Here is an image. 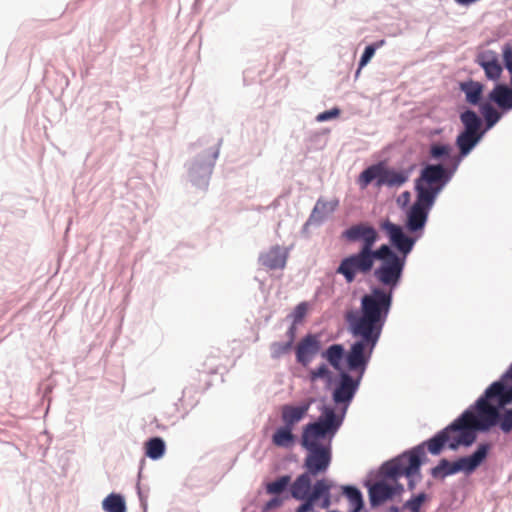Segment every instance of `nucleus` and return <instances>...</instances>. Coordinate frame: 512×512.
Listing matches in <instances>:
<instances>
[{
    "instance_id": "nucleus-1",
    "label": "nucleus",
    "mask_w": 512,
    "mask_h": 512,
    "mask_svg": "<svg viewBox=\"0 0 512 512\" xmlns=\"http://www.w3.org/2000/svg\"><path fill=\"white\" fill-rule=\"evenodd\" d=\"M341 425V419L330 407H324L318 420L304 426L301 445L307 451L304 458L306 471L300 474L290 486L294 499L304 502L296 512H313L315 503L320 500V507L331 506V489L333 481L328 478L316 480L312 486V477L325 474L332 461L331 439Z\"/></svg>"
},
{
    "instance_id": "nucleus-2",
    "label": "nucleus",
    "mask_w": 512,
    "mask_h": 512,
    "mask_svg": "<svg viewBox=\"0 0 512 512\" xmlns=\"http://www.w3.org/2000/svg\"><path fill=\"white\" fill-rule=\"evenodd\" d=\"M392 306V294L384 288H373L361 298L359 312H348L346 321L353 337L359 338L346 354L348 368L364 373L381 336Z\"/></svg>"
},
{
    "instance_id": "nucleus-3",
    "label": "nucleus",
    "mask_w": 512,
    "mask_h": 512,
    "mask_svg": "<svg viewBox=\"0 0 512 512\" xmlns=\"http://www.w3.org/2000/svg\"><path fill=\"white\" fill-rule=\"evenodd\" d=\"M400 265L395 251L387 244L376 250L359 249L355 254L343 258L336 269L347 283L355 281L357 274L367 275L373 271L375 279L391 292L399 284Z\"/></svg>"
},
{
    "instance_id": "nucleus-4",
    "label": "nucleus",
    "mask_w": 512,
    "mask_h": 512,
    "mask_svg": "<svg viewBox=\"0 0 512 512\" xmlns=\"http://www.w3.org/2000/svg\"><path fill=\"white\" fill-rule=\"evenodd\" d=\"M505 378L492 383L475 403L477 414L490 426L497 425L498 409L512 402V381Z\"/></svg>"
},
{
    "instance_id": "nucleus-5",
    "label": "nucleus",
    "mask_w": 512,
    "mask_h": 512,
    "mask_svg": "<svg viewBox=\"0 0 512 512\" xmlns=\"http://www.w3.org/2000/svg\"><path fill=\"white\" fill-rule=\"evenodd\" d=\"M490 428L478 414L467 409L444 430H448L449 448L455 450L460 445H472L476 440V431H488Z\"/></svg>"
},
{
    "instance_id": "nucleus-6",
    "label": "nucleus",
    "mask_w": 512,
    "mask_h": 512,
    "mask_svg": "<svg viewBox=\"0 0 512 512\" xmlns=\"http://www.w3.org/2000/svg\"><path fill=\"white\" fill-rule=\"evenodd\" d=\"M450 179L447 169L441 164H428L415 180L416 196L435 203L438 194Z\"/></svg>"
},
{
    "instance_id": "nucleus-7",
    "label": "nucleus",
    "mask_w": 512,
    "mask_h": 512,
    "mask_svg": "<svg viewBox=\"0 0 512 512\" xmlns=\"http://www.w3.org/2000/svg\"><path fill=\"white\" fill-rule=\"evenodd\" d=\"M422 454V447L419 446L387 462L383 466L385 475L395 481L401 476H406L409 479L408 487L413 490L415 488L414 476L420 475Z\"/></svg>"
},
{
    "instance_id": "nucleus-8",
    "label": "nucleus",
    "mask_w": 512,
    "mask_h": 512,
    "mask_svg": "<svg viewBox=\"0 0 512 512\" xmlns=\"http://www.w3.org/2000/svg\"><path fill=\"white\" fill-rule=\"evenodd\" d=\"M490 446L480 444L477 450L470 456L462 457L451 463L447 459H441L437 466L432 468L431 475L434 478H445L448 475L456 474L460 471L466 473L473 472L486 458Z\"/></svg>"
},
{
    "instance_id": "nucleus-9",
    "label": "nucleus",
    "mask_w": 512,
    "mask_h": 512,
    "mask_svg": "<svg viewBox=\"0 0 512 512\" xmlns=\"http://www.w3.org/2000/svg\"><path fill=\"white\" fill-rule=\"evenodd\" d=\"M380 228L387 235L392 247L396 248L398 253L395 252L400 265L399 281L402 278L403 270L406 264L408 254L412 251L416 240L407 236L402 227L392 223L390 220H385L380 224Z\"/></svg>"
},
{
    "instance_id": "nucleus-10",
    "label": "nucleus",
    "mask_w": 512,
    "mask_h": 512,
    "mask_svg": "<svg viewBox=\"0 0 512 512\" xmlns=\"http://www.w3.org/2000/svg\"><path fill=\"white\" fill-rule=\"evenodd\" d=\"M342 237L349 242L361 241L360 249L373 250L379 236L376 229L366 223L352 225L342 233Z\"/></svg>"
},
{
    "instance_id": "nucleus-11",
    "label": "nucleus",
    "mask_w": 512,
    "mask_h": 512,
    "mask_svg": "<svg viewBox=\"0 0 512 512\" xmlns=\"http://www.w3.org/2000/svg\"><path fill=\"white\" fill-rule=\"evenodd\" d=\"M433 205L434 202L416 196L415 202L407 211L406 227L410 232H416L424 228Z\"/></svg>"
},
{
    "instance_id": "nucleus-12",
    "label": "nucleus",
    "mask_w": 512,
    "mask_h": 512,
    "mask_svg": "<svg viewBox=\"0 0 512 512\" xmlns=\"http://www.w3.org/2000/svg\"><path fill=\"white\" fill-rule=\"evenodd\" d=\"M319 336L307 334L297 344L295 353L296 360L302 366L307 367L320 350Z\"/></svg>"
},
{
    "instance_id": "nucleus-13",
    "label": "nucleus",
    "mask_w": 512,
    "mask_h": 512,
    "mask_svg": "<svg viewBox=\"0 0 512 512\" xmlns=\"http://www.w3.org/2000/svg\"><path fill=\"white\" fill-rule=\"evenodd\" d=\"M403 490V485L400 483L395 482L394 485H391L386 481H378L369 489L370 503L372 506H378L393 496L400 495Z\"/></svg>"
},
{
    "instance_id": "nucleus-14",
    "label": "nucleus",
    "mask_w": 512,
    "mask_h": 512,
    "mask_svg": "<svg viewBox=\"0 0 512 512\" xmlns=\"http://www.w3.org/2000/svg\"><path fill=\"white\" fill-rule=\"evenodd\" d=\"M313 400H307L300 405L285 404L281 407V420L283 426L294 430L295 426L301 422L308 414Z\"/></svg>"
},
{
    "instance_id": "nucleus-15",
    "label": "nucleus",
    "mask_w": 512,
    "mask_h": 512,
    "mask_svg": "<svg viewBox=\"0 0 512 512\" xmlns=\"http://www.w3.org/2000/svg\"><path fill=\"white\" fill-rule=\"evenodd\" d=\"M359 380H354L349 374L342 373L340 376L339 385L333 392V400L335 403L340 404L349 403L358 388Z\"/></svg>"
},
{
    "instance_id": "nucleus-16",
    "label": "nucleus",
    "mask_w": 512,
    "mask_h": 512,
    "mask_svg": "<svg viewBox=\"0 0 512 512\" xmlns=\"http://www.w3.org/2000/svg\"><path fill=\"white\" fill-rule=\"evenodd\" d=\"M409 179V172L403 169L397 170L394 168H387L382 164L381 177L376 182L378 187H400L405 184Z\"/></svg>"
},
{
    "instance_id": "nucleus-17",
    "label": "nucleus",
    "mask_w": 512,
    "mask_h": 512,
    "mask_svg": "<svg viewBox=\"0 0 512 512\" xmlns=\"http://www.w3.org/2000/svg\"><path fill=\"white\" fill-rule=\"evenodd\" d=\"M287 260V253L280 247H272L266 253L260 255V263L271 270L282 269L285 267Z\"/></svg>"
},
{
    "instance_id": "nucleus-18",
    "label": "nucleus",
    "mask_w": 512,
    "mask_h": 512,
    "mask_svg": "<svg viewBox=\"0 0 512 512\" xmlns=\"http://www.w3.org/2000/svg\"><path fill=\"white\" fill-rule=\"evenodd\" d=\"M295 441L296 436L293 434V429L283 425L278 427L272 435V443L276 447L291 448L294 446Z\"/></svg>"
},
{
    "instance_id": "nucleus-19",
    "label": "nucleus",
    "mask_w": 512,
    "mask_h": 512,
    "mask_svg": "<svg viewBox=\"0 0 512 512\" xmlns=\"http://www.w3.org/2000/svg\"><path fill=\"white\" fill-rule=\"evenodd\" d=\"M482 133L461 132L456 139V145L461 156H466L481 139Z\"/></svg>"
},
{
    "instance_id": "nucleus-20",
    "label": "nucleus",
    "mask_w": 512,
    "mask_h": 512,
    "mask_svg": "<svg viewBox=\"0 0 512 512\" xmlns=\"http://www.w3.org/2000/svg\"><path fill=\"white\" fill-rule=\"evenodd\" d=\"M479 64L489 79L497 80L502 72V67L495 56L482 55L479 57Z\"/></svg>"
},
{
    "instance_id": "nucleus-21",
    "label": "nucleus",
    "mask_w": 512,
    "mask_h": 512,
    "mask_svg": "<svg viewBox=\"0 0 512 512\" xmlns=\"http://www.w3.org/2000/svg\"><path fill=\"white\" fill-rule=\"evenodd\" d=\"M338 205V199H333L331 201L319 199L314 206L311 218L321 221L328 215L332 214L337 209Z\"/></svg>"
},
{
    "instance_id": "nucleus-22",
    "label": "nucleus",
    "mask_w": 512,
    "mask_h": 512,
    "mask_svg": "<svg viewBox=\"0 0 512 512\" xmlns=\"http://www.w3.org/2000/svg\"><path fill=\"white\" fill-rule=\"evenodd\" d=\"M447 431L448 430L444 429L441 430L434 437L424 442L423 446H426L427 450L433 455L440 454L446 445L449 447Z\"/></svg>"
},
{
    "instance_id": "nucleus-23",
    "label": "nucleus",
    "mask_w": 512,
    "mask_h": 512,
    "mask_svg": "<svg viewBox=\"0 0 512 512\" xmlns=\"http://www.w3.org/2000/svg\"><path fill=\"white\" fill-rule=\"evenodd\" d=\"M461 90L465 93L468 103L477 105L482 96L483 85L475 81L464 82L461 83Z\"/></svg>"
},
{
    "instance_id": "nucleus-24",
    "label": "nucleus",
    "mask_w": 512,
    "mask_h": 512,
    "mask_svg": "<svg viewBox=\"0 0 512 512\" xmlns=\"http://www.w3.org/2000/svg\"><path fill=\"white\" fill-rule=\"evenodd\" d=\"M382 172V163L374 164L361 172L357 179V183L361 189H365L373 180L379 181Z\"/></svg>"
},
{
    "instance_id": "nucleus-25",
    "label": "nucleus",
    "mask_w": 512,
    "mask_h": 512,
    "mask_svg": "<svg viewBox=\"0 0 512 512\" xmlns=\"http://www.w3.org/2000/svg\"><path fill=\"white\" fill-rule=\"evenodd\" d=\"M343 494L347 497L351 506V512H360L363 509L364 502L361 492L352 486H343Z\"/></svg>"
},
{
    "instance_id": "nucleus-26",
    "label": "nucleus",
    "mask_w": 512,
    "mask_h": 512,
    "mask_svg": "<svg viewBox=\"0 0 512 512\" xmlns=\"http://www.w3.org/2000/svg\"><path fill=\"white\" fill-rule=\"evenodd\" d=\"M461 122L464 125L465 132L480 133L481 119L474 111L467 110L460 116Z\"/></svg>"
},
{
    "instance_id": "nucleus-27",
    "label": "nucleus",
    "mask_w": 512,
    "mask_h": 512,
    "mask_svg": "<svg viewBox=\"0 0 512 512\" xmlns=\"http://www.w3.org/2000/svg\"><path fill=\"white\" fill-rule=\"evenodd\" d=\"M102 508L106 512H126L124 499L118 494L108 495L102 502Z\"/></svg>"
},
{
    "instance_id": "nucleus-28",
    "label": "nucleus",
    "mask_w": 512,
    "mask_h": 512,
    "mask_svg": "<svg viewBox=\"0 0 512 512\" xmlns=\"http://www.w3.org/2000/svg\"><path fill=\"white\" fill-rule=\"evenodd\" d=\"M344 356V348L340 344H333L324 353L327 361L336 369L340 367V362Z\"/></svg>"
},
{
    "instance_id": "nucleus-29",
    "label": "nucleus",
    "mask_w": 512,
    "mask_h": 512,
    "mask_svg": "<svg viewBox=\"0 0 512 512\" xmlns=\"http://www.w3.org/2000/svg\"><path fill=\"white\" fill-rule=\"evenodd\" d=\"M290 334L291 338L286 343L281 342H275L271 345V353L273 358H279L282 355L286 354L290 351L293 343V337H294V326L290 328Z\"/></svg>"
},
{
    "instance_id": "nucleus-30",
    "label": "nucleus",
    "mask_w": 512,
    "mask_h": 512,
    "mask_svg": "<svg viewBox=\"0 0 512 512\" xmlns=\"http://www.w3.org/2000/svg\"><path fill=\"white\" fill-rule=\"evenodd\" d=\"M291 477L288 475L281 476L277 480L266 485V491L269 494H280L290 484Z\"/></svg>"
},
{
    "instance_id": "nucleus-31",
    "label": "nucleus",
    "mask_w": 512,
    "mask_h": 512,
    "mask_svg": "<svg viewBox=\"0 0 512 512\" xmlns=\"http://www.w3.org/2000/svg\"><path fill=\"white\" fill-rule=\"evenodd\" d=\"M481 110L485 117L488 128L492 127L500 119L499 112L489 103L483 104L481 106Z\"/></svg>"
},
{
    "instance_id": "nucleus-32",
    "label": "nucleus",
    "mask_w": 512,
    "mask_h": 512,
    "mask_svg": "<svg viewBox=\"0 0 512 512\" xmlns=\"http://www.w3.org/2000/svg\"><path fill=\"white\" fill-rule=\"evenodd\" d=\"M384 44V40H380L379 42L368 45L360 59L359 68L357 70V75L360 73V70L371 60V58L374 56L375 51L377 48L381 47Z\"/></svg>"
},
{
    "instance_id": "nucleus-33",
    "label": "nucleus",
    "mask_w": 512,
    "mask_h": 512,
    "mask_svg": "<svg viewBox=\"0 0 512 512\" xmlns=\"http://www.w3.org/2000/svg\"><path fill=\"white\" fill-rule=\"evenodd\" d=\"M497 424L504 433H510L512 431V409L500 413L498 411Z\"/></svg>"
},
{
    "instance_id": "nucleus-34",
    "label": "nucleus",
    "mask_w": 512,
    "mask_h": 512,
    "mask_svg": "<svg viewBox=\"0 0 512 512\" xmlns=\"http://www.w3.org/2000/svg\"><path fill=\"white\" fill-rule=\"evenodd\" d=\"M426 498L427 496L425 493H420L409 499L404 504V508L408 509L410 512H420L421 505L426 501Z\"/></svg>"
},
{
    "instance_id": "nucleus-35",
    "label": "nucleus",
    "mask_w": 512,
    "mask_h": 512,
    "mask_svg": "<svg viewBox=\"0 0 512 512\" xmlns=\"http://www.w3.org/2000/svg\"><path fill=\"white\" fill-rule=\"evenodd\" d=\"M146 454L153 458L158 459L160 457V437H155L149 440L146 444Z\"/></svg>"
},
{
    "instance_id": "nucleus-36",
    "label": "nucleus",
    "mask_w": 512,
    "mask_h": 512,
    "mask_svg": "<svg viewBox=\"0 0 512 512\" xmlns=\"http://www.w3.org/2000/svg\"><path fill=\"white\" fill-rule=\"evenodd\" d=\"M450 151L449 145L434 144L430 148V155L433 159H440L443 156H448Z\"/></svg>"
},
{
    "instance_id": "nucleus-37",
    "label": "nucleus",
    "mask_w": 512,
    "mask_h": 512,
    "mask_svg": "<svg viewBox=\"0 0 512 512\" xmlns=\"http://www.w3.org/2000/svg\"><path fill=\"white\" fill-rule=\"evenodd\" d=\"M307 311H308V304L306 302L299 303L295 307V309L292 313L293 323L297 324V323L301 322L303 320V318L305 317V315L307 314Z\"/></svg>"
},
{
    "instance_id": "nucleus-38",
    "label": "nucleus",
    "mask_w": 512,
    "mask_h": 512,
    "mask_svg": "<svg viewBox=\"0 0 512 512\" xmlns=\"http://www.w3.org/2000/svg\"><path fill=\"white\" fill-rule=\"evenodd\" d=\"M503 60H504L507 70L511 74V80H512V47L509 45H506L503 49Z\"/></svg>"
},
{
    "instance_id": "nucleus-39",
    "label": "nucleus",
    "mask_w": 512,
    "mask_h": 512,
    "mask_svg": "<svg viewBox=\"0 0 512 512\" xmlns=\"http://www.w3.org/2000/svg\"><path fill=\"white\" fill-rule=\"evenodd\" d=\"M329 371H328V368L326 367V365H321L319 366L318 368L316 369H313L310 371V379L312 381H315L319 378H324L328 375Z\"/></svg>"
},
{
    "instance_id": "nucleus-40",
    "label": "nucleus",
    "mask_w": 512,
    "mask_h": 512,
    "mask_svg": "<svg viewBox=\"0 0 512 512\" xmlns=\"http://www.w3.org/2000/svg\"><path fill=\"white\" fill-rule=\"evenodd\" d=\"M339 113H340L339 109L334 108V109L320 113L319 115H317L316 119L319 122H324V121H327V120L337 117L339 115Z\"/></svg>"
},
{
    "instance_id": "nucleus-41",
    "label": "nucleus",
    "mask_w": 512,
    "mask_h": 512,
    "mask_svg": "<svg viewBox=\"0 0 512 512\" xmlns=\"http://www.w3.org/2000/svg\"><path fill=\"white\" fill-rule=\"evenodd\" d=\"M282 504V500L279 499V498H273L271 500H269L265 506H264V511H270L272 509H275L279 506H281Z\"/></svg>"
},
{
    "instance_id": "nucleus-42",
    "label": "nucleus",
    "mask_w": 512,
    "mask_h": 512,
    "mask_svg": "<svg viewBox=\"0 0 512 512\" xmlns=\"http://www.w3.org/2000/svg\"><path fill=\"white\" fill-rule=\"evenodd\" d=\"M505 378H510V381H512V363L509 369L505 372Z\"/></svg>"
},
{
    "instance_id": "nucleus-43",
    "label": "nucleus",
    "mask_w": 512,
    "mask_h": 512,
    "mask_svg": "<svg viewBox=\"0 0 512 512\" xmlns=\"http://www.w3.org/2000/svg\"><path fill=\"white\" fill-rule=\"evenodd\" d=\"M387 512H400V511H399V508H398V507H396V506H392V507H390V508L388 509V511H387Z\"/></svg>"
},
{
    "instance_id": "nucleus-44",
    "label": "nucleus",
    "mask_w": 512,
    "mask_h": 512,
    "mask_svg": "<svg viewBox=\"0 0 512 512\" xmlns=\"http://www.w3.org/2000/svg\"><path fill=\"white\" fill-rule=\"evenodd\" d=\"M161 449H162V455H163V454H164V449H165V445H164V442H163V441H162Z\"/></svg>"
},
{
    "instance_id": "nucleus-45",
    "label": "nucleus",
    "mask_w": 512,
    "mask_h": 512,
    "mask_svg": "<svg viewBox=\"0 0 512 512\" xmlns=\"http://www.w3.org/2000/svg\"><path fill=\"white\" fill-rule=\"evenodd\" d=\"M403 195H404V198L409 197V193L408 192H405Z\"/></svg>"
}]
</instances>
